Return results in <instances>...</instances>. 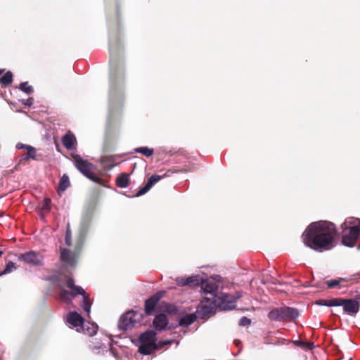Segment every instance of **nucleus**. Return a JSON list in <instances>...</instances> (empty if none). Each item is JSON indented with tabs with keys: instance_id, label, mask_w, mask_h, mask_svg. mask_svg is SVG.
Listing matches in <instances>:
<instances>
[{
	"instance_id": "34",
	"label": "nucleus",
	"mask_w": 360,
	"mask_h": 360,
	"mask_svg": "<svg viewBox=\"0 0 360 360\" xmlns=\"http://www.w3.org/2000/svg\"><path fill=\"white\" fill-rule=\"evenodd\" d=\"M16 269L15 264L12 262H9L6 264V268L2 274H4L11 273L13 269Z\"/></svg>"
},
{
	"instance_id": "28",
	"label": "nucleus",
	"mask_w": 360,
	"mask_h": 360,
	"mask_svg": "<svg viewBox=\"0 0 360 360\" xmlns=\"http://www.w3.org/2000/svg\"><path fill=\"white\" fill-rule=\"evenodd\" d=\"M186 285L190 287L197 286L199 285L200 279L198 276H192L186 278Z\"/></svg>"
},
{
	"instance_id": "11",
	"label": "nucleus",
	"mask_w": 360,
	"mask_h": 360,
	"mask_svg": "<svg viewBox=\"0 0 360 360\" xmlns=\"http://www.w3.org/2000/svg\"><path fill=\"white\" fill-rule=\"evenodd\" d=\"M236 298L229 294L221 293L216 299L218 307L223 310L232 309L236 307Z\"/></svg>"
},
{
	"instance_id": "36",
	"label": "nucleus",
	"mask_w": 360,
	"mask_h": 360,
	"mask_svg": "<svg viewBox=\"0 0 360 360\" xmlns=\"http://www.w3.org/2000/svg\"><path fill=\"white\" fill-rule=\"evenodd\" d=\"M298 345L302 348H305L307 349H311L314 347V344L309 342L300 341L299 342Z\"/></svg>"
},
{
	"instance_id": "29",
	"label": "nucleus",
	"mask_w": 360,
	"mask_h": 360,
	"mask_svg": "<svg viewBox=\"0 0 360 360\" xmlns=\"http://www.w3.org/2000/svg\"><path fill=\"white\" fill-rule=\"evenodd\" d=\"M51 200L50 198H45L42 203L41 212L44 214L49 213L51 210Z\"/></svg>"
},
{
	"instance_id": "2",
	"label": "nucleus",
	"mask_w": 360,
	"mask_h": 360,
	"mask_svg": "<svg viewBox=\"0 0 360 360\" xmlns=\"http://www.w3.org/2000/svg\"><path fill=\"white\" fill-rule=\"evenodd\" d=\"M65 286L68 288L70 291L65 290L62 285H59L60 289V297L63 301H71L72 298L75 297L78 295H82V301L80 303V307L89 316L92 302L91 301L89 295L80 286L75 285V281L70 276L65 277Z\"/></svg>"
},
{
	"instance_id": "38",
	"label": "nucleus",
	"mask_w": 360,
	"mask_h": 360,
	"mask_svg": "<svg viewBox=\"0 0 360 360\" xmlns=\"http://www.w3.org/2000/svg\"><path fill=\"white\" fill-rule=\"evenodd\" d=\"M34 98L30 97L27 100L22 101V103L27 106H31L33 104Z\"/></svg>"
},
{
	"instance_id": "12",
	"label": "nucleus",
	"mask_w": 360,
	"mask_h": 360,
	"mask_svg": "<svg viewBox=\"0 0 360 360\" xmlns=\"http://www.w3.org/2000/svg\"><path fill=\"white\" fill-rule=\"evenodd\" d=\"M202 289L205 293V299H217L218 297V287L213 281H205L202 283Z\"/></svg>"
},
{
	"instance_id": "10",
	"label": "nucleus",
	"mask_w": 360,
	"mask_h": 360,
	"mask_svg": "<svg viewBox=\"0 0 360 360\" xmlns=\"http://www.w3.org/2000/svg\"><path fill=\"white\" fill-rule=\"evenodd\" d=\"M19 259L33 266H42L44 264V256L35 251H29L20 255Z\"/></svg>"
},
{
	"instance_id": "42",
	"label": "nucleus",
	"mask_w": 360,
	"mask_h": 360,
	"mask_svg": "<svg viewBox=\"0 0 360 360\" xmlns=\"http://www.w3.org/2000/svg\"><path fill=\"white\" fill-rule=\"evenodd\" d=\"M3 251L0 250V257L3 255Z\"/></svg>"
},
{
	"instance_id": "21",
	"label": "nucleus",
	"mask_w": 360,
	"mask_h": 360,
	"mask_svg": "<svg viewBox=\"0 0 360 360\" xmlns=\"http://www.w3.org/2000/svg\"><path fill=\"white\" fill-rule=\"evenodd\" d=\"M116 186L119 188H126L129 184V174L121 173L117 176L115 180Z\"/></svg>"
},
{
	"instance_id": "26",
	"label": "nucleus",
	"mask_w": 360,
	"mask_h": 360,
	"mask_svg": "<svg viewBox=\"0 0 360 360\" xmlns=\"http://www.w3.org/2000/svg\"><path fill=\"white\" fill-rule=\"evenodd\" d=\"M100 162L104 167L112 168L115 166V160L112 156H103L101 158Z\"/></svg>"
},
{
	"instance_id": "22",
	"label": "nucleus",
	"mask_w": 360,
	"mask_h": 360,
	"mask_svg": "<svg viewBox=\"0 0 360 360\" xmlns=\"http://www.w3.org/2000/svg\"><path fill=\"white\" fill-rule=\"evenodd\" d=\"M70 186V181L69 176L64 174L60 179L58 187V193L60 194L63 193L69 186Z\"/></svg>"
},
{
	"instance_id": "16",
	"label": "nucleus",
	"mask_w": 360,
	"mask_h": 360,
	"mask_svg": "<svg viewBox=\"0 0 360 360\" xmlns=\"http://www.w3.org/2000/svg\"><path fill=\"white\" fill-rule=\"evenodd\" d=\"M62 143L68 150H72L73 149L76 144H77V140L75 136L70 131H68L66 133L63 137H62Z\"/></svg>"
},
{
	"instance_id": "3",
	"label": "nucleus",
	"mask_w": 360,
	"mask_h": 360,
	"mask_svg": "<svg viewBox=\"0 0 360 360\" xmlns=\"http://www.w3.org/2000/svg\"><path fill=\"white\" fill-rule=\"evenodd\" d=\"M72 157L75 161L77 169L86 177L92 181L105 186L104 180L94 173V165L87 160H84L79 155L72 154Z\"/></svg>"
},
{
	"instance_id": "45",
	"label": "nucleus",
	"mask_w": 360,
	"mask_h": 360,
	"mask_svg": "<svg viewBox=\"0 0 360 360\" xmlns=\"http://www.w3.org/2000/svg\"><path fill=\"white\" fill-rule=\"evenodd\" d=\"M22 160H23L22 159L20 161H19V163H21V161H22Z\"/></svg>"
},
{
	"instance_id": "25",
	"label": "nucleus",
	"mask_w": 360,
	"mask_h": 360,
	"mask_svg": "<svg viewBox=\"0 0 360 360\" xmlns=\"http://www.w3.org/2000/svg\"><path fill=\"white\" fill-rule=\"evenodd\" d=\"M27 152L22 155V160H36V148L30 146H26Z\"/></svg>"
},
{
	"instance_id": "19",
	"label": "nucleus",
	"mask_w": 360,
	"mask_h": 360,
	"mask_svg": "<svg viewBox=\"0 0 360 360\" xmlns=\"http://www.w3.org/2000/svg\"><path fill=\"white\" fill-rule=\"evenodd\" d=\"M158 349L156 343H141L139 347V352L144 355H148Z\"/></svg>"
},
{
	"instance_id": "4",
	"label": "nucleus",
	"mask_w": 360,
	"mask_h": 360,
	"mask_svg": "<svg viewBox=\"0 0 360 360\" xmlns=\"http://www.w3.org/2000/svg\"><path fill=\"white\" fill-rule=\"evenodd\" d=\"M299 316V311L292 307H284L274 308L268 314V318L271 321L290 322Z\"/></svg>"
},
{
	"instance_id": "23",
	"label": "nucleus",
	"mask_w": 360,
	"mask_h": 360,
	"mask_svg": "<svg viewBox=\"0 0 360 360\" xmlns=\"http://www.w3.org/2000/svg\"><path fill=\"white\" fill-rule=\"evenodd\" d=\"M13 75L11 71L6 72L0 77V84L2 86H7L13 82Z\"/></svg>"
},
{
	"instance_id": "8",
	"label": "nucleus",
	"mask_w": 360,
	"mask_h": 360,
	"mask_svg": "<svg viewBox=\"0 0 360 360\" xmlns=\"http://www.w3.org/2000/svg\"><path fill=\"white\" fill-rule=\"evenodd\" d=\"M188 172V170L185 169H182L180 170L169 169L163 175H158V174L152 175L148 179L146 184L143 187L141 188L134 196L139 197V196H141V195L146 193L155 184L158 182L164 176H170L172 174H174L175 172Z\"/></svg>"
},
{
	"instance_id": "1",
	"label": "nucleus",
	"mask_w": 360,
	"mask_h": 360,
	"mask_svg": "<svg viewBox=\"0 0 360 360\" xmlns=\"http://www.w3.org/2000/svg\"><path fill=\"white\" fill-rule=\"evenodd\" d=\"M337 236L338 230L335 224L328 221H319L307 226L302 234V240L307 247L323 252L335 246Z\"/></svg>"
},
{
	"instance_id": "7",
	"label": "nucleus",
	"mask_w": 360,
	"mask_h": 360,
	"mask_svg": "<svg viewBox=\"0 0 360 360\" xmlns=\"http://www.w3.org/2000/svg\"><path fill=\"white\" fill-rule=\"evenodd\" d=\"M141 317V314L134 311H129L120 318L118 327L123 330H129L140 321Z\"/></svg>"
},
{
	"instance_id": "41",
	"label": "nucleus",
	"mask_w": 360,
	"mask_h": 360,
	"mask_svg": "<svg viewBox=\"0 0 360 360\" xmlns=\"http://www.w3.org/2000/svg\"><path fill=\"white\" fill-rule=\"evenodd\" d=\"M88 333H89V335L92 336L96 333V330L95 328H93L91 329V332H88Z\"/></svg>"
},
{
	"instance_id": "13",
	"label": "nucleus",
	"mask_w": 360,
	"mask_h": 360,
	"mask_svg": "<svg viewBox=\"0 0 360 360\" xmlns=\"http://www.w3.org/2000/svg\"><path fill=\"white\" fill-rule=\"evenodd\" d=\"M77 254L66 248H60V259L63 262H65L70 266H73L76 263Z\"/></svg>"
},
{
	"instance_id": "14",
	"label": "nucleus",
	"mask_w": 360,
	"mask_h": 360,
	"mask_svg": "<svg viewBox=\"0 0 360 360\" xmlns=\"http://www.w3.org/2000/svg\"><path fill=\"white\" fill-rule=\"evenodd\" d=\"M84 321V318L76 311H71L68 313L66 317V322L72 327L82 326Z\"/></svg>"
},
{
	"instance_id": "27",
	"label": "nucleus",
	"mask_w": 360,
	"mask_h": 360,
	"mask_svg": "<svg viewBox=\"0 0 360 360\" xmlns=\"http://www.w3.org/2000/svg\"><path fill=\"white\" fill-rule=\"evenodd\" d=\"M134 150L136 153H141L142 155H145L146 157H150L154 153V150L153 148H149L148 147L136 148L134 149Z\"/></svg>"
},
{
	"instance_id": "18",
	"label": "nucleus",
	"mask_w": 360,
	"mask_h": 360,
	"mask_svg": "<svg viewBox=\"0 0 360 360\" xmlns=\"http://www.w3.org/2000/svg\"><path fill=\"white\" fill-rule=\"evenodd\" d=\"M140 343H156V333L149 330L142 333L139 337Z\"/></svg>"
},
{
	"instance_id": "39",
	"label": "nucleus",
	"mask_w": 360,
	"mask_h": 360,
	"mask_svg": "<svg viewBox=\"0 0 360 360\" xmlns=\"http://www.w3.org/2000/svg\"><path fill=\"white\" fill-rule=\"evenodd\" d=\"M172 343L171 341H163V342H160L159 344L158 345V348H161L164 345H170Z\"/></svg>"
},
{
	"instance_id": "6",
	"label": "nucleus",
	"mask_w": 360,
	"mask_h": 360,
	"mask_svg": "<svg viewBox=\"0 0 360 360\" xmlns=\"http://www.w3.org/2000/svg\"><path fill=\"white\" fill-rule=\"evenodd\" d=\"M216 299L207 300L205 297L201 300L196 310V314L202 319H206L215 313V309L218 307Z\"/></svg>"
},
{
	"instance_id": "32",
	"label": "nucleus",
	"mask_w": 360,
	"mask_h": 360,
	"mask_svg": "<svg viewBox=\"0 0 360 360\" xmlns=\"http://www.w3.org/2000/svg\"><path fill=\"white\" fill-rule=\"evenodd\" d=\"M345 281H346L345 278H339L338 280L335 279V280L327 281L326 284H327L328 288H333L339 285L340 282Z\"/></svg>"
},
{
	"instance_id": "24",
	"label": "nucleus",
	"mask_w": 360,
	"mask_h": 360,
	"mask_svg": "<svg viewBox=\"0 0 360 360\" xmlns=\"http://www.w3.org/2000/svg\"><path fill=\"white\" fill-rule=\"evenodd\" d=\"M339 298H333L330 300H319L316 304L321 306L333 307L338 306Z\"/></svg>"
},
{
	"instance_id": "9",
	"label": "nucleus",
	"mask_w": 360,
	"mask_h": 360,
	"mask_svg": "<svg viewBox=\"0 0 360 360\" xmlns=\"http://www.w3.org/2000/svg\"><path fill=\"white\" fill-rule=\"evenodd\" d=\"M338 306H342L344 312L349 315H355L360 309V302L354 299L339 298Z\"/></svg>"
},
{
	"instance_id": "20",
	"label": "nucleus",
	"mask_w": 360,
	"mask_h": 360,
	"mask_svg": "<svg viewBox=\"0 0 360 360\" xmlns=\"http://www.w3.org/2000/svg\"><path fill=\"white\" fill-rule=\"evenodd\" d=\"M197 316L195 313L186 314L179 319V325L180 326H188L196 321Z\"/></svg>"
},
{
	"instance_id": "40",
	"label": "nucleus",
	"mask_w": 360,
	"mask_h": 360,
	"mask_svg": "<svg viewBox=\"0 0 360 360\" xmlns=\"http://www.w3.org/2000/svg\"><path fill=\"white\" fill-rule=\"evenodd\" d=\"M26 146H30L29 145H25V144H22V143H18L16 147L18 149H26Z\"/></svg>"
},
{
	"instance_id": "33",
	"label": "nucleus",
	"mask_w": 360,
	"mask_h": 360,
	"mask_svg": "<svg viewBox=\"0 0 360 360\" xmlns=\"http://www.w3.org/2000/svg\"><path fill=\"white\" fill-rule=\"evenodd\" d=\"M120 44V39L118 37L113 36L110 39V51H111L113 48H116Z\"/></svg>"
},
{
	"instance_id": "44",
	"label": "nucleus",
	"mask_w": 360,
	"mask_h": 360,
	"mask_svg": "<svg viewBox=\"0 0 360 360\" xmlns=\"http://www.w3.org/2000/svg\"><path fill=\"white\" fill-rule=\"evenodd\" d=\"M357 250H360V244L357 246Z\"/></svg>"
},
{
	"instance_id": "5",
	"label": "nucleus",
	"mask_w": 360,
	"mask_h": 360,
	"mask_svg": "<svg viewBox=\"0 0 360 360\" xmlns=\"http://www.w3.org/2000/svg\"><path fill=\"white\" fill-rule=\"evenodd\" d=\"M352 223V221L346 220L341 224L342 230L341 242L344 245L349 248L355 245L360 234L359 226L347 227V224H351Z\"/></svg>"
},
{
	"instance_id": "31",
	"label": "nucleus",
	"mask_w": 360,
	"mask_h": 360,
	"mask_svg": "<svg viewBox=\"0 0 360 360\" xmlns=\"http://www.w3.org/2000/svg\"><path fill=\"white\" fill-rule=\"evenodd\" d=\"M19 89L27 94H32L34 91L32 86H29L27 82L20 83Z\"/></svg>"
},
{
	"instance_id": "37",
	"label": "nucleus",
	"mask_w": 360,
	"mask_h": 360,
	"mask_svg": "<svg viewBox=\"0 0 360 360\" xmlns=\"http://www.w3.org/2000/svg\"><path fill=\"white\" fill-rule=\"evenodd\" d=\"M177 284L180 286H185L186 285V278L185 277H179V278H177L176 280Z\"/></svg>"
},
{
	"instance_id": "17",
	"label": "nucleus",
	"mask_w": 360,
	"mask_h": 360,
	"mask_svg": "<svg viewBox=\"0 0 360 360\" xmlns=\"http://www.w3.org/2000/svg\"><path fill=\"white\" fill-rule=\"evenodd\" d=\"M168 324V319L165 314H160L155 316L153 320V326L155 329L162 330L165 328Z\"/></svg>"
},
{
	"instance_id": "15",
	"label": "nucleus",
	"mask_w": 360,
	"mask_h": 360,
	"mask_svg": "<svg viewBox=\"0 0 360 360\" xmlns=\"http://www.w3.org/2000/svg\"><path fill=\"white\" fill-rule=\"evenodd\" d=\"M160 299V296H159L158 294H155L146 300L145 312L147 315L152 314Z\"/></svg>"
},
{
	"instance_id": "35",
	"label": "nucleus",
	"mask_w": 360,
	"mask_h": 360,
	"mask_svg": "<svg viewBox=\"0 0 360 360\" xmlns=\"http://www.w3.org/2000/svg\"><path fill=\"white\" fill-rule=\"evenodd\" d=\"M250 323H251V320L246 316H243L240 319V321H239V325L240 326H248L250 325Z\"/></svg>"
},
{
	"instance_id": "43",
	"label": "nucleus",
	"mask_w": 360,
	"mask_h": 360,
	"mask_svg": "<svg viewBox=\"0 0 360 360\" xmlns=\"http://www.w3.org/2000/svg\"><path fill=\"white\" fill-rule=\"evenodd\" d=\"M4 70H0V75H1L4 72Z\"/></svg>"
},
{
	"instance_id": "30",
	"label": "nucleus",
	"mask_w": 360,
	"mask_h": 360,
	"mask_svg": "<svg viewBox=\"0 0 360 360\" xmlns=\"http://www.w3.org/2000/svg\"><path fill=\"white\" fill-rule=\"evenodd\" d=\"M72 233L70 227V224H67L66 232H65V244L67 246L70 247L72 245Z\"/></svg>"
}]
</instances>
